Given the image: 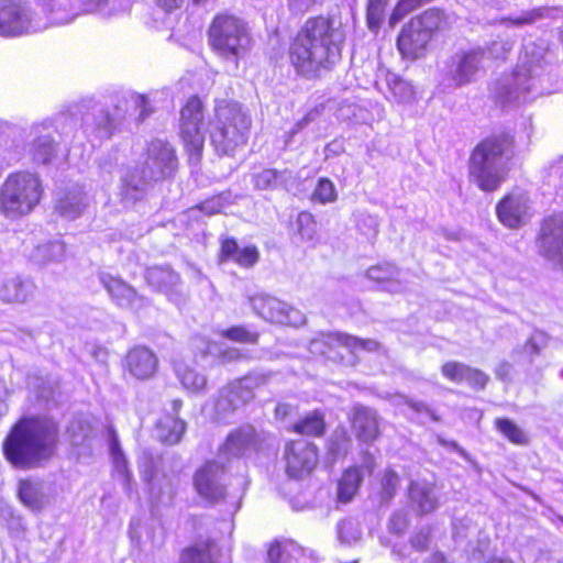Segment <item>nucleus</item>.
<instances>
[{"mask_svg": "<svg viewBox=\"0 0 563 563\" xmlns=\"http://www.w3.org/2000/svg\"><path fill=\"white\" fill-rule=\"evenodd\" d=\"M344 40L343 30L332 21L309 19L290 46V62L303 76H320L340 62Z\"/></svg>", "mask_w": 563, "mask_h": 563, "instance_id": "1", "label": "nucleus"}, {"mask_svg": "<svg viewBox=\"0 0 563 563\" xmlns=\"http://www.w3.org/2000/svg\"><path fill=\"white\" fill-rule=\"evenodd\" d=\"M58 443L57 424L48 418H22L3 442L7 460L18 468L32 470L46 464Z\"/></svg>", "mask_w": 563, "mask_h": 563, "instance_id": "2", "label": "nucleus"}, {"mask_svg": "<svg viewBox=\"0 0 563 563\" xmlns=\"http://www.w3.org/2000/svg\"><path fill=\"white\" fill-rule=\"evenodd\" d=\"M514 156V137L508 133L489 136L473 150L470 164V179L481 190H497L506 180Z\"/></svg>", "mask_w": 563, "mask_h": 563, "instance_id": "3", "label": "nucleus"}, {"mask_svg": "<svg viewBox=\"0 0 563 563\" xmlns=\"http://www.w3.org/2000/svg\"><path fill=\"white\" fill-rule=\"evenodd\" d=\"M543 73L539 63L522 62L512 74L505 75L493 84L492 96L501 107H511L549 93L550 88L543 85Z\"/></svg>", "mask_w": 563, "mask_h": 563, "instance_id": "4", "label": "nucleus"}, {"mask_svg": "<svg viewBox=\"0 0 563 563\" xmlns=\"http://www.w3.org/2000/svg\"><path fill=\"white\" fill-rule=\"evenodd\" d=\"M251 118L236 102H223L216 108L210 139L220 155H231L246 143Z\"/></svg>", "mask_w": 563, "mask_h": 563, "instance_id": "5", "label": "nucleus"}, {"mask_svg": "<svg viewBox=\"0 0 563 563\" xmlns=\"http://www.w3.org/2000/svg\"><path fill=\"white\" fill-rule=\"evenodd\" d=\"M41 184L31 173L11 174L0 190V210L9 218L27 214L41 199Z\"/></svg>", "mask_w": 563, "mask_h": 563, "instance_id": "6", "label": "nucleus"}, {"mask_svg": "<svg viewBox=\"0 0 563 563\" xmlns=\"http://www.w3.org/2000/svg\"><path fill=\"white\" fill-rule=\"evenodd\" d=\"M210 42L218 54L238 67L251 48L252 38L245 24L232 15H218L209 31Z\"/></svg>", "mask_w": 563, "mask_h": 563, "instance_id": "7", "label": "nucleus"}, {"mask_svg": "<svg viewBox=\"0 0 563 563\" xmlns=\"http://www.w3.org/2000/svg\"><path fill=\"white\" fill-rule=\"evenodd\" d=\"M445 18L439 9H430L406 23L398 35L397 47L402 57L418 59L427 51V46L435 31L445 26Z\"/></svg>", "mask_w": 563, "mask_h": 563, "instance_id": "8", "label": "nucleus"}, {"mask_svg": "<svg viewBox=\"0 0 563 563\" xmlns=\"http://www.w3.org/2000/svg\"><path fill=\"white\" fill-rule=\"evenodd\" d=\"M152 111L153 109L146 96L131 93L128 98L119 100L113 106L112 112L99 104H95L93 112L86 114L84 120L87 124L92 120L93 131L99 139H109L115 126L125 119L128 113L130 115L137 113L136 120L142 122Z\"/></svg>", "mask_w": 563, "mask_h": 563, "instance_id": "9", "label": "nucleus"}, {"mask_svg": "<svg viewBox=\"0 0 563 563\" xmlns=\"http://www.w3.org/2000/svg\"><path fill=\"white\" fill-rule=\"evenodd\" d=\"M273 375L271 371L254 369L223 387L214 404L217 419L227 420L239 408L252 401L254 390L266 386Z\"/></svg>", "mask_w": 563, "mask_h": 563, "instance_id": "10", "label": "nucleus"}, {"mask_svg": "<svg viewBox=\"0 0 563 563\" xmlns=\"http://www.w3.org/2000/svg\"><path fill=\"white\" fill-rule=\"evenodd\" d=\"M202 108L201 100L198 97H191L181 109L180 135L190 161L195 163L200 159L205 144Z\"/></svg>", "mask_w": 563, "mask_h": 563, "instance_id": "11", "label": "nucleus"}, {"mask_svg": "<svg viewBox=\"0 0 563 563\" xmlns=\"http://www.w3.org/2000/svg\"><path fill=\"white\" fill-rule=\"evenodd\" d=\"M42 29L32 19L30 8L21 0H0V35L20 36Z\"/></svg>", "mask_w": 563, "mask_h": 563, "instance_id": "12", "label": "nucleus"}, {"mask_svg": "<svg viewBox=\"0 0 563 563\" xmlns=\"http://www.w3.org/2000/svg\"><path fill=\"white\" fill-rule=\"evenodd\" d=\"M250 305L258 317L272 323L298 327L306 322L303 313L276 297L256 295L250 298Z\"/></svg>", "mask_w": 563, "mask_h": 563, "instance_id": "13", "label": "nucleus"}, {"mask_svg": "<svg viewBox=\"0 0 563 563\" xmlns=\"http://www.w3.org/2000/svg\"><path fill=\"white\" fill-rule=\"evenodd\" d=\"M483 60L484 51L481 48L456 53L446 65V86L457 88L475 80L483 68Z\"/></svg>", "mask_w": 563, "mask_h": 563, "instance_id": "14", "label": "nucleus"}, {"mask_svg": "<svg viewBox=\"0 0 563 563\" xmlns=\"http://www.w3.org/2000/svg\"><path fill=\"white\" fill-rule=\"evenodd\" d=\"M225 472L224 463L218 457L205 463L194 477L198 494L210 501L222 499L227 493Z\"/></svg>", "mask_w": 563, "mask_h": 563, "instance_id": "15", "label": "nucleus"}, {"mask_svg": "<svg viewBox=\"0 0 563 563\" xmlns=\"http://www.w3.org/2000/svg\"><path fill=\"white\" fill-rule=\"evenodd\" d=\"M99 280L110 295L112 301L121 308L139 311L150 305L145 297L139 295L132 286L121 278L101 273Z\"/></svg>", "mask_w": 563, "mask_h": 563, "instance_id": "16", "label": "nucleus"}, {"mask_svg": "<svg viewBox=\"0 0 563 563\" xmlns=\"http://www.w3.org/2000/svg\"><path fill=\"white\" fill-rule=\"evenodd\" d=\"M150 172V178H165L170 176L177 167V157L173 147L162 140L151 142L147 150V159L142 165Z\"/></svg>", "mask_w": 563, "mask_h": 563, "instance_id": "17", "label": "nucleus"}, {"mask_svg": "<svg viewBox=\"0 0 563 563\" xmlns=\"http://www.w3.org/2000/svg\"><path fill=\"white\" fill-rule=\"evenodd\" d=\"M539 250L548 260L563 265V217L555 216L543 221Z\"/></svg>", "mask_w": 563, "mask_h": 563, "instance_id": "18", "label": "nucleus"}, {"mask_svg": "<svg viewBox=\"0 0 563 563\" xmlns=\"http://www.w3.org/2000/svg\"><path fill=\"white\" fill-rule=\"evenodd\" d=\"M498 219L508 228L526 224L530 218V201L523 192L507 195L496 207Z\"/></svg>", "mask_w": 563, "mask_h": 563, "instance_id": "19", "label": "nucleus"}, {"mask_svg": "<svg viewBox=\"0 0 563 563\" xmlns=\"http://www.w3.org/2000/svg\"><path fill=\"white\" fill-rule=\"evenodd\" d=\"M409 507L419 517L434 512L440 506L435 484L427 481H411L407 488Z\"/></svg>", "mask_w": 563, "mask_h": 563, "instance_id": "20", "label": "nucleus"}, {"mask_svg": "<svg viewBox=\"0 0 563 563\" xmlns=\"http://www.w3.org/2000/svg\"><path fill=\"white\" fill-rule=\"evenodd\" d=\"M287 472L291 477H300L317 464V451L312 443L292 441L286 448Z\"/></svg>", "mask_w": 563, "mask_h": 563, "instance_id": "21", "label": "nucleus"}, {"mask_svg": "<svg viewBox=\"0 0 563 563\" xmlns=\"http://www.w3.org/2000/svg\"><path fill=\"white\" fill-rule=\"evenodd\" d=\"M158 366V358L155 353L144 346L137 345L131 349L124 357V368L136 379L151 378Z\"/></svg>", "mask_w": 563, "mask_h": 563, "instance_id": "22", "label": "nucleus"}, {"mask_svg": "<svg viewBox=\"0 0 563 563\" xmlns=\"http://www.w3.org/2000/svg\"><path fill=\"white\" fill-rule=\"evenodd\" d=\"M350 421L358 441L369 443L379 437V418L374 409L356 405L350 413Z\"/></svg>", "mask_w": 563, "mask_h": 563, "instance_id": "23", "label": "nucleus"}, {"mask_svg": "<svg viewBox=\"0 0 563 563\" xmlns=\"http://www.w3.org/2000/svg\"><path fill=\"white\" fill-rule=\"evenodd\" d=\"M156 180V178H150V172L143 166L128 170L121 180L120 196L122 201L132 205L141 200L151 184Z\"/></svg>", "mask_w": 563, "mask_h": 563, "instance_id": "24", "label": "nucleus"}, {"mask_svg": "<svg viewBox=\"0 0 563 563\" xmlns=\"http://www.w3.org/2000/svg\"><path fill=\"white\" fill-rule=\"evenodd\" d=\"M18 498L24 507L33 512H41L51 503L46 485L41 479H20L16 489Z\"/></svg>", "mask_w": 563, "mask_h": 563, "instance_id": "25", "label": "nucleus"}, {"mask_svg": "<svg viewBox=\"0 0 563 563\" xmlns=\"http://www.w3.org/2000/svg\"><path fill=\"white\" fill-rule=\"evenodd\" d=\"M254 442V428L250 426L239 428L227 437L224 444L219 450L218 459L241 457L253 448Z\"/></svg>", "mask_w": 563, "mask_h": 563, "instance_id": "26", "label": "nucleus"}, {"mask_svg": "<svg viewBox=\"0 0 563 563\" xmlns=\"http://www.w3.org/2000/svg\"><path fill=\"white\" fill-rule=\"evenodd\" d=\"M88 205V198L81 188L73 187L58 192L55 201V211L66 219H76Z\"/></svg>", "mask_w": 563, "mask_h": 563, "instance_id": "27", "label": "nucleus"}, {"mask_svg": "<svg viewBox=\"0 0 563 563\" xmlns=\"http://www.w3.org/2000/svg\"><path fill=\"white\" fill-rule=\"evenodd\" d=\"M220 263L233 261L238 265L250 268L260 260L258 250L255 246L240 247L234 239H225L221 243Z\"/></svg>", "mask_w": 563, "mask_h": 563, "instance_id": "28", "label": "nucleus"}, {"mask_svg": "<svg viewBox=\"0 0 563 563\" xmlns=\"http://www.w3.org/2000/svg\"><path fill=\"white\" fill-rule=\"evenodd\" d=\"M34 290L35 285L30 279L10 278L0 287V299L5 302H25Z\"/></svg>", "mask_w": 563, "mask_h": 563, "instance_id": "29", "label": "nucleus"}, {"mask_svg": "<svg viewBox=\"0 0 563 563\" xmlns=\"http://www.w3.org/2000/svg\"><path fill=\"white\" fill-rule=\"evenodd\" d=\"M324 344L329 345L330 350L334 346L345 347L349 352L354 353L356 350H364L367 352L377 351L380 344L373 339H360L345 333H330L325 336Z\"/></svg>", "mask_w": 563, "mask_h": 563, "instance_id": "30", "label": "nucleus"}, {"mask_svg": "<svg viewBox=\"0 0 563 563\" xmlns=\"http://www.w3.org/2000/svg\"><path fill=\"white\" fill-rule=\"evenodd\" d=\"M185 430V421L170 415L162 417L156 424L157 438L167 444L178 443Z\"/></svg>", "mask_w": 563, "mask_h": 563, "instance_id": "31", "label": "nucleus"}, {"mask_svg": "<svg viewBox=\"0 0 563 563\" xmlns=\"http://www.w3.org/2000/svg\"><path fill=\"white\" fill-rule=\"evenodd\" d=\"M145 279L150 286L165 292L173 289L180 280L179 275L168 266H154L147 268Z\"/></svg>", "mask_w": 563, "mask_h": 563, "instance_id": "32", "label": "nucleus"}, {"mask_svg": "<svg viewBox=\"0 0 563 563\" xmlns=\"http://www.w3.org/2000/svg\"><path fill=\"white\" fill-rule=\"evenodd\" d=\"M175 374L183 387L191 393H200L207 386V377L198 373L192 366L176 362L174 364Z\"/></svg>", "mask_w": 563, "mask_h": 563, "instance_id": "33", "label": "nucleus"}, {"mask_svg": "<svg viewBox=\"0 0 563 563\" xmlns=\"http://www.w3.org/2000/svg\"><path fill=\"white\" fill-rule=\"evenodd\" d=\"M291 174L287 169L265 168L252 175L254 187L258 190H275L288 181Z\"/></svg>", "mask_w": 563, "mask_h": 563, "instance_id": "34", "label": "nucleus"}, {"mask_svg": "<svg viewBox=\"0 0 563 563\" xmlns=\"http://www.w3.org/2000/svg\"><path fill=\"white\" fill-rule=\"evenodd\" d=\"M48 14L51 24H66L70 22L76 13L69 0H38Z\"/></svg>", "mask_w": 563, "mask_h": 563, "instance_id": "35", "label": "nucleus"}, {"mask_svg": "<svg viewBox=\"0 0 563 563\" xmlns=\"http://www.w3.org/2000/svg\"><path fill=\"white\" fill-rule=\"evenodd\" d=\"M363 481V475L358 467L346 470L338 484V498L342 503H349L357 493Z\"/></svg>", "mask_w": 563, "mask_h": 563, "instance_id": "36", "label": "nucleus"}, {"mask_svg": "<svg viewBox=\"0 0 563 563\" xmlns=\"http://www.w3.org/2000/svg\"><path fill=\"white\" fill-rule=\"evenodd\" d=\"M67 433L74 446L90 448V442L95 437V429L87 419L76 418L69 423Z\"/></svg>", "mask_w": 563, "mask_h": 563, "instance_id": "37", "label": "nucleus"}, {"mask_svg": "<svg viewBox=\"0 0 563 563\" xmlns=\"http://www.w3.org/2000/svg\"><path fill=\"white\" fill-rule=\"evenodd\" d=\"M216 543L202 541L183 551L180 563H213Z\"/></svg>", "mask_w": 563, "mask_h": 563, "instance_id": "38", "label": "nucleus"}, {"mask_svg": "<svg viewBox=\"0 0 563 563\" xmlns=\"http://www.w3.org/2000/svg\"><path fill=\"white\" fill-rule=\"evenodd\" d=\"M292 430L303 435L320 437L325 431L324 415L313 410L295 423Z\"/></svg>", "mask_w": 563, "mask_h": 563, "instance_id": "39", "label": "nucleus"}, {"mask_svg": "<svg viewBox=\"0 0 563 563\" xmlns=\"http://www.w3.org/2000/svg\"><path fill=\"white\" fill-rule=\"evenodd\" d=\"M386 82L389 92L398 102H409L413 99L415 90L410 82L400 78L397 74L387 73Z\"/></svg>", "mask_w": 563, "mask_h": 563, "instance_id": "40", "label": "nucleus"}, {"mask_svg": "<svg viewBox=\"0 0 563 563\" xmlns=\"http://www.w3.org/2000/svg\"><path fill=\"white\" fill-rule=\"evenodd\" d=\"M65 255V244L60 241H53L38 245L33 254V258L42 264L51 262H60Z\"/></svg>", "mask_w": 563, "mask_h": 563, "instance_id": "41", "label": "nucleus"}, {"mask_svg": "<svg viewBox=\"0 0 563 563\" xmlns=\"http://www.w3.org/2000/svg\"><path fill=\"white\" fill-rule=\"evenodd\" d=\"M31 153L35 162L47 164L56 154V144L51 135L38 136L32 143Z\"/></svg>", "mask_w": 563, "mask_h": 563, "instance_id": "42", "label": "nucleus"}, {"mask_svg": "<svg viewBox=\"0 0 563 563\" xmlns=\"http://www.w3.org/2000/svg\"><path fill=\"white\" fill-rule=\"evenodd\" d=\"M555 11H556V9H554V8L540 7V8L531 9L529 11H525L516 18H507L504 21L510 23L514 26L530 25V24H533L542 19L553 16V13Z\"/></svg>", "mask_w": 563, "mask_h": 563, "instance_id": "43", "label": "nucleus"}, {"mask_svg": "<svg viewBox=\"0 0 563 563\" xmlns=\"http://www.w3.org/2000/svg\"><path fill=\"white\" fill-rule=\"evenodd\" d=\"M351 446V438L344 428H336L328 441V453L332 460H336L347 453Z\"/></svg>", "mask_w": 563, "mask_h": 563, "instance_id": "44", "label": "nucleus"}, {"mask_svg": "<svg viewBox=\"0 0 563 563\" xmlns=\"http://www.w3.org/2000/svg\"><path fill=\"white\" fill-rule=\"evenodd\" d=\"M495 426L510 442L519 445L528 443L527 434L514 421L507 418H498L495 420Z\"/></svg>", "mask_w": 563, "mask_h": 563, "instance_id": "45", "label": "nucleus"}, {"mask_svg": "<svg viewBox=\"0 0 563 563\" xmlns=\"http://www.w3.org/2000/svg\"><path fill=\"white\" fill-rule=\"evenodd\" d=\"M549 336L542 331H536L526 341L521 347V352L529 357V362L532 363L537 356L540 355L541 351L548 345Z\"/></svg>", "mask_w": 563, "mask_h": 563, "instance_id": "46", "label": "nucleus"}, {"mask_svg": "<svg viewBox=\"0 0 563 563\" xmlns=\"http://www.w3.org/2000/svg\"><path fill=\"white\" fill-rule=\"evenodd\" d=\"M400 479L398 474L393 470H387L380 481L379 497L382 503H389L397 494Z\"/></svg>", "mask_w": 563, "mask_h": 563, "instance_id": "47", "label": "nucleus"}, {"mask_svg": "<svg viewBox=\"0 0 563 563\" xmlns=\"http://www.w3.org/2000/svg\"><path fill=\"white\" fill-rule=\"evenodd\" d=\"M360 523L353 518L343 519L338 523V537L342 543H352L361 539Z\"/></svg>", "mask_w": 563, "mask_h": 563, "instance_id": "48", "label": "nucleus"}, {"mask_svg": "<svg viewBox=\"0 0 563 563\" xmlns=\"http://www.w3.org/2000/svg\"><path fill=\"white\" fill-rule=\"evenodd\" d=\"M221 335L228 340L255 344L258 341L260 334L243 325H234L229 329L222 330Z\"/></svg>", "mask_w": 563, "mask_h": 563, "instance_id": "49", "label": "nucleus"}, {"mask_svg": "<svg viewBox=\"0 0 563 563\" xmlns=\"http://www.w3.org/2000/svg\"><path fill=\"white\" fill-rule=\"evenodd\" d=\"M338 194L335 187L328 178L319 179L313 194L312 200L319 201L320 203H329L335 201Z\"/></svg>", "mask_w": 563, "mask_h": 563, "instance_id": "50", "label": "nucleus"}, {"mask_svg": "<svg viewBox=\"0 0 563 563\" xmlns=\"http://www.w3.org/2000/svg\"><path fill=\"white\" fill-rule=\"evenodd\" d=\"M387 0H368L367 4V24L371 30L379 29L384 18V11Z\"/></svg>", "mask_w": 563, "mask_h": 563, "instance_id": "51", "label": "nucleus"}, {"mask_svg": "<svg viewBox=\"0 0 563 563\" xmlns=\"http://www.w3.org/2000/svg\"><path fill=\"white\" fill-rule=\"evenodd\" d=\"M367 278L385 283L386 280L393 279L398 276V269L391 264L372 266L366 271Z\"/></svg>", "mask_w": 563, "mask_h": 563, "instance_id": "52", "label": "nucleus"}, {"mask_svg": "<svg viewBox=\"0 0 563 563\" xmlns=\"http://www.w3.org/2000/svg\"><path fill=\"white\" fill-rule=\"evenodd\" d=\"M544 179L554 187L563 181V156L554 158L544 168Z\"/></svg>", "mask_w": 563, "mask_h": 563, "instance_id": "53", "label": "nucleus"}, {"mask_svg": "<svg viewBox=\"0 0 563 563\" xmlns=\"http://www.w3.org/2000/svg\"><path fill=\"white\" fill-rule=\"evenodd\" d=\"M114 467H115L118 478L123 487L124 494L129 498H132L135 493V489H134V483L132 481V474L126 465V460H122V463L117 462V466H114Z\"/></svg>", "mask_w": 563, "mask_h": 563, "instance_id": "54", "label": "nucleus"}, {"mask_svg": "<svg viewBox=\"0 0 563 563\" xmlns=\"http://www.w3.org/2000/svg\"><path fill=\"white\" fill-rule=\"evenodd\" d=\"M468 365L450 361L442 365L441 372L443 376H445L448 379L454 382V383H462L464 382L465 372L467 371Z\"/></svg>", "mask_w": 563, "mask_h": 563, "instance_id": "55", "label": "nucleus"}, {"mask_svg": "<svg viewBox=\"0 0 563 563\" xmlns=\"http://www.w3.org/2000/svg\"><path fill=\"white\" fill-rule=\"evenodd\" d=\"M298 233L306 240H312L314 234V221L312 216L308 212L299 213L297 218Z\"/></svg>", "mask_w": 563, "mask_h": 563, "instance_id": "56", "label": "nucleus"}, {"mask_svg": "<svg viewBox=\"0 0 563 563\" xmlns=\"http://www.w3.org/2000/svg\"><path fill=\"white\" fill-rule=\"evenodd\" d=\"M489 380L487 374L483 371L473 368L471 366L467 367L465 372L464 382H466L471 387L476 389H484Z\"/></svg>", "mask_w": 563, "mask_h": 563, "instance_id": "57", "label": "nucleus"}, {"mask_svg": "<svg viewBox=\"0 0 563 563\" xmlns=\"http://www.w3.org/2000/svg\"><path fill=\"white\" fill-rule=\"evenodd\" d=\"M431 539V530L428 527L421 528L410 538L411 547L417 551H426Z\"/></svg>", "mask_w": 563, "mask_h": 563, "instance_id": "58", "label": "nucleus"}, {"mask_svg": "<svg viewBox=\"0 0 563 563\" xmlns=\"http://www.w3.org/2000/svg\"><path fill=\"white\" fill-rule=\"evenodd\" d=\"M409 526V519L406 511H396L389 519V530L394 533H402Z\"/></svg>", "mask_w": 563, "mask_h": 563, "instance_id": "59", "label": "nucleus"}, {"mask_svg": "<svg viewBox=\"0 0 563 563\" xmlns=\"http://www.w3.org/2000/svg\"><path fill=\"white\" fill-rule=\"evenodd\" d=\"M404 404L408 405L416 412H424L430 416L433 421H439L440 418L424 401L413 400L407 396H399Z\"/></svg>", "mask_w": 563, "mask_h": 563, "instance_id": "60", "label": "nucleus"}, {"mask_svg": "<svg viewBox=\"0 0 563 563\" xmlns=\"http://www.w3.org/2000/svg\"><path fill=\"white\" fill-rule=\"evenodd\" d=\"M512 48V42L510 41H494L487 47L488 54L494 58H505L506 54Z\"/></svg>", "mask_w": 563, "mask_h": 563, "instance_id": "61", "label": "nucleus"}, {"mask_svg": "<svg viewBox=\"0 0 563 563\" xmlns=\"http://www.w3.org/2000/svg\"><path fill=\"white\" fill-rule=\"evenodd\" d=\"M200 210L206 214L212 216L219 213L224 208V198L222 196L212 197L206 201H203L199 206Z\"/></svg>", "mask_w": 563, "mask_h": 563, "instance_id": "62", "label": "nucleus"}, {"mask_svg": "<svg viewBox=\"0 0 563 563\" xmlns=\"http://www.w3.org/2000/svg\"><path fill=\"white\" fill-rule=\"evenodd\" d=\"M267 560L268 563H288V554L282 545L276 542L268 549Z\"/></svg>", "mask_w": 563, "mask_h": 563, "instance_id": "63", "label": "nucleus"}, {"mask_svg": "<svg viewBox=\"0 0 563 563\" xmlns=\"http://www.w3.org/2000/svg\"><path fill=\"white\" fill-rule=\"evenodd\" d=\"M109 446L113 456L114 466H117V462L122 463V460H125V457L121 451L117 432L112 428L109 429Z\"/></svg>", "mask_w": 563, "mask_h": 563, "instance_id": "64", "label": "nucleus"}]
</instances>
